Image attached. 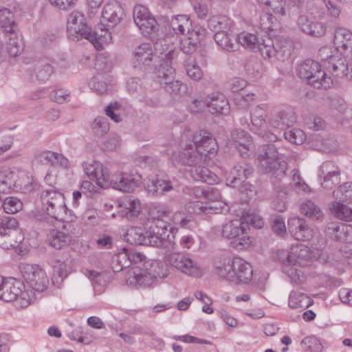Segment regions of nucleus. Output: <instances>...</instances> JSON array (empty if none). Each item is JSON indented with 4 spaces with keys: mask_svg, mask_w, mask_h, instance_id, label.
Instances as JSON below:
<instances>
[{
    "mask_svg": "<svg viewBox=\"0 0 352 352\" xmlns=\"http://www.w3.org/2000/svg\"><path fill=\"white\" fill-rule=\"evenodd\" d=\"M276 59L284 62L292 54V43L288 41H281L276 44Z\"/></svg>",
    "mask_w": 352,
    "mask_h": 352,
    "instance_id": "nucleus-55",
    "label": "nucleus"
},
{
    "mask_svg": "<svg viewBox=\"0 0 352 352\" xmlns=\"http://www.w3.org/2000/svg\"><path fill=\"white\" fill-rule=\"evenodd\" d=\"M20 268L23 278L34 290L42 292L47 288L48 278L38 265L23 263Z\"/></svg>",
    "mask_w": 352,
    "mask_h": 352,
    "instance_id": "nucleus-9",
    "label": "nucleus"
},
{
    "mask_svg": "<svg viewBox=\"0 0 352 352\" xmlns=\"http://www.w3.org/2000/svg\"><path fill=\"white\" fill-rule=\"evenodd\" d=\"M342 58L339 54H336V50L333 52L329 47H322L318 51V59L307 58L302 61L300 66H324L327 64L331 66H340V59Z\"/></svg>",
    "mask_w": 352,
    "mask_h": 352,
    "instance_id": "nucleus-17",
    "label": "nucleus"
},
{
    "mask_svg": "<svg viewBox=\"0 0 352 352\" xmlns=\"http://www.w3.org/2000/svg\"><path fill=\"white\" fill-rule=\"evenodd\" d=\"M204 164L194 165L190 169L191 177L198 182L212 185L218 181V177L209 169L203 166Z\"/></svg>",
    "mask_w": 352,
    "mask_h": 352,
    "instance_id": "nucleus-26",
    "label": "nucleus"
},
{
    "mask_svg": "<svg viewBox=\"0 0 352 352\" xmlns=\"http://www.w3.org/2000/svg\"><path fill=\"white\" fill-rule=\"evenodd\" d=\"M191 23L187 15H177L172 19L170 25L175 34H185L189 32Z\"/></svg>",
    "mask_w": 352,
    "mask_h": 352,
    "instance_id": "nucleus-41",
    "label": "nucleus"
},
{
    "mask_svg": "<svg viewBox=\"0 0 352 352\" xmlns=\"http://www.w3.org/2000/svg\"><path fill=\"white\" fill-rule=\"evenodd\" d=\"M312 303L311 298L301 292L293 291L289 297V306L292 309H306Z\"/></svg>",
    "mask_w": 352,
    "mask_h": 352,
    "instance_id": "nucleus-37",
    "label": "nucleus"
},
{
    "mask_svg": "<svg viewBox=\"0 0 352 352\" xmlns=\"http://www.w3.org/2000/svg\"><path fill=\"white\" fill-rule=\"evenodd\" d=\"M146 228V229H149V233L151 234H154L155 232L170 234L173 230V227H171L166 221L159 218L148 219Z\"/></svg>",
    "mask_w": 352,
    "mask_h": 352,
    "instance_id": "nucleus-38",
    "label": "nucleus"
},
{
    "mask_svg": "<svg viewBox=\"0 0 352 352\" xmlns=\"http://www.w3.org/2000/svg\"><path fill=\"white\" fill-rule=\"evenodd\" d=\"M172 160L173 163L190 167L199 164H204L205 161L203 155L192 144H188L182 151L174 153L172 155Z\"/></svg>",
    "mask_w": 352,
    "mask_h": 352,
    "instance_id": "nucleus-15",
    "label": "nucleus"
},
{
    "mask_svg": "<svg viewBox=\"0 0 352 352\" xmlns=\"http://www.w3.org/2000/svg\"><path fill=\"white\" fill-rule=\"evenodd\" d=\"M23 285L15 278L4 280L1 276L0 281V299L5 302H12L16 300L21 294Z\"/></svg>",
    "mask_w": 352,
    "mask_h": 352,
    "instance_id": "nucleus-19",
    "label": "nucleus"
},
{
    "mask_svg": "<svg viewBox=\"0 0 352 352\" xmlns=\"http://www.w3.org/2000/svg\"><path fill=\"white\" fill-rule=\"evenodd\" d=\"M168 263L176 269L189 276H197L200 272L195 263L180 253H172L168 257Z\"/></svg>",
    "mask_w": 352,
    "mask_h": 352,
    "instance_id": "nucleus-18",
    "label": "nucleus"
},
{
    "mask_svg": "<svg viewBox=\"0 0 352 352\" xmlns=\"http://www.w3.org/2000/svg\"><path fill=\"white\" fill-rule=\"evenodd\" d=\"M257 160L263 172L271 173L276 177H280L285 175L287 162L279 157L274 144H267L261 146L258 151Z\"/></svg>",
    "mask_w": 352,
    "mask_h": 352,
    "instance_id": "nucleus-3",
    "label": "nucleus"
},
{
    "mask_svg": "<svg viewBox=\"0 0 352 352\" xmlns=\"http://www.w3.org/2000/svg\"><path fill=\"white\" fill-rule=\"evenodd\" d=\"M333 196L340 202H352V182H346L333 192Z\"/></svg>",
    "mask_w": 352,
    "mask_h": 352,
    "instance_id": "nucleus-44",
    "label": "nucleus"
},
{
    "mask_svg": "<svg viewBox=\"0 0 352 352\" xmlns=\"http://www.w3.org/2000/svg\"><path fill=\"white\" fill-rule=\"evenodd\" d=\"M300 209L302 213L311 219L318 220L323 217V213L320 208L311 200L303 203L301 205Z\"/></svg>",
    "mask_w": 352,
    "mask_h": 352,
    "instance_id": "nucleus-47",
    "label": "nucleus"
},
{
    "mask_svg": "<svg viewBox=\"0 0 352 352\" xmlns=\"http://www.w3.org/2000/svg\"><path fill=\"white\" fill-rule=\"evenodd\" d=\"M14 175V173L8 168L0 170V192L9 193L12 190L16 185Z\"/></svg>",
    "mask_w": 352,
    "mask_h": 352,
    "instance_id": "nucleus-40",
    "label": "nucleus"
},
{
    "mask_svg": "<svg viewBox=\"0 0 352 352\" xmlns=\"http://www.w3.org/2000/svg\"><path fill=\"white\" fill-rule=\"evenodd\" d=\"M214 272L219 276L234 283H248L252 278L251 265L240 257L232 259L215 258L213 260Z\"/></svg>",
    "mask_w": 352,
    "mask_h": 352,
    "instance_id": "nucleus-1",
    "label": "nucleus"
},
{
    "mask_svg": "<svg viewBox=\"0 0 352 352\" xmlns=\"http://www.w3.org/2000/svg\"><path fill=\"white\" fill-rule=\"evenodd\" d=\"M85 275L91 282L96 294H100L103 292L107 285V276L105 274L96 270H86Z\"/></svg>",
    "mask_w": 352,
    "mask_h": 352,
    "instance_id": "nucleus-32",
    "label": "nucleus"
},
{
    "mask_svg": "<svg viewBox=\"0 0 352 352\" xmlns=\"http://www.w3.org/2000/svg\"><path fill=\"white\" fill-rule=\"evenodd\" d=\"M121 104L118 102L109 104L105 108V113L115 122H120L122 118L118 111H120Z\"/></svg>",
    "mask_w": 352,
    "mask_h": 352,
    "instance_id": "nucleus-62",
    "label": "nucleus"
},
{
    "mask_svg": "<svg viewBox=\"0 0 352 352\" xmlns=\"http://www.w3.org/2000/svg\"><path fill=\"white\" fill-rule=\"evenodd\" d=\"M174 237L173 235L170 236V234L160 232L151 234L149 229H146V245L164 248L168 251H171L175 249V243L172 242V239H174Z\"/></svg>",
    "mask_w": 352,
    "mask_h": 352,
    "instance_id": "nucleus-23",
    "label": "nucleus"
},
{
    "mask_svg": "<svg viewBox=\"0 0 352 352\" xmlns=\"http://www.w3.org/2000/svg\"><path fill=\"white\" fill-rule=\"evenodd\" d=\"M91 129L97 136L102 137L109 130L107 119L102 116L96 118L91 124Z\"/></svg>",
    "mask_w": 352,
    "mask_h": 352,
    "instance_id": "nucleus-53",
    "label": "nucleus"
},
{
    "mask_svg": "<svg viewBox=\"0 0 352 352\" xmlns=\"http://www.w3.org/2000/svg\"><path fill=\"white\" fill-rule=\"evenodd\" d=\"M100 183L102 188L112 187L116 190L130 192L139 186L141 183V176L123 172L116 175L113 174L110 169L107 178Z\"/></svg>",
    "mask_w": 352,
    "mask_h": 352,
    "instance_id": "nucleus-6",
    "label": "nucleus"
},
{
    "mask_svg": "<svg viewBox=\"0 0 352 352\" xmlns=\"http://www.w3.org/2000/svg\"><path fill=\"white\" fill-rule=\"evenodd\" d=\"M125 13L123 8L118 1L105 4L102 12V17L108 23L110 27L118 24L124 17Z\"/></svg>",
    "mask_w": 352,
    "mask_h": 352,
    "instance_id": "nucleus-20",
    "label": "nucleus"
},
{
    "mask_svg": "<svg viewBox=\"0 0 352 352\" xmlns=\"http://www.w3.org/2000/svg\"><path fill=\"white\" fill-rule=\"evenodd\" d=\"M258 3L267 5L270 6L272 9L276 13L280 14L281 15H284L285 14V1L283 0H256Z\"/></svg>",
    "mask_w": 352,
    "mask_h": 352,
    "instance_id": "nucleus-64",
    "label": "nucleus"
},
{
    "mask_svg": "<svg viewBox=\"0 0 352 352\" xmlns=\"http://www.w3.org/2000/svg\"><path fill=\"white\" fill-rule=\"evenodd\" d=\"M183 137L192 138L193 145L197 150L203 155V158L206 160L208 154H212L217 150V144L212 134L205 130H199L195 134L191 133L190 130L186 129Z\"/></svg>",
    "mask_w": 352,
    "mask_h": 352,
    "instance_id": "nucleus-10",
    "label": "nucleus"
},
{
    "mask_svg": "<svg viewBox=\"0 0 352 352\" xmlns=\"http://www.w3.org/2000/svg\"><path fill=\"white\" fill-rule=\"evenodd\" d=\"M186 209L189 213L195 214H208L212 212L214 206L201 201H189L186 205Z\"/></svg>",
    "mask_w": 352,
    "mask_h": 352,
    "instance_id": "nucleus-48",
    "label": "nucleus"
},
{
    "mask_svg": "<svg viewBox=\"0 0 352 352\" xmlns=\"http://www.w3.org/2000/svg\"><path fill=\"white\" fill-rule=\"evenodd\" d=\"M314 256V252L309 247L303 244H297L292 247L290 252L287 254L284 264L295 266L305 265L307 261H311Z\"/></svg>",
    "mask_w": 352,
    "mask_h": 352,
    "instance_id": "nucleus-16",
    "label": "nucleus"
},
{
    "mask_svg": "<svg viewBox=\"0 0 352 352\" xmlns=\"http://www.w3.org/2000/svg\"><path fill=\"white\" fill-rule=\"evenodd\" d=\"M176 182L168 178H157L148 184V190L153 194L162 195L170 192L176 186Z\"/></svg>",
    "mask_w": 352,
    "mask_h": 352,
    "instance_id": "nucleus-30",
    "label": "nucleus"
},
{
    "mask_svg": "<svg viewBox=\"0 0 352 352\" xmlns=\"http://www.w3.org/2000/svg\"><path fill=\"white\" fill-rule=\"evenodd\" d=\"M331 213L338 219L345 221H352V208L341 202L332 201L329 206Z\"/></svg>",
    "mask_w": 352,
    "mask_h": 352,
    "instance_id": "nucleus-39",
    "label": "nucleus"
},
{
    "mask_svg": "<svg viewBox=\"0 0 352 352\" xmlns=\"http://www.w3.org/2000/svg\"><path fill=\"white\" fill-rule=\"evenodd\" d=\"M272 229L278 236H283L286 233L285 221L280 215L272 217Z\"/></svg>",
    "mask_w": 352,
    "mask_h": 352,
    "instance_id": "nucleus-61",
    "label": "nucleus"
},
{
    "mask_svg": "<svg viewBox=\"0 0 352 352\" xmlns=\"http://www.w3.org/2000/svg\"><path fill=\"white\" fill-rule=\"evenodd\" d=\"M248 226L241 219L231 220L222 226L223 237L230 241L231 246L238 250L248 248L252 243L247 232Z\"/></svg>",
    "mask_w": 352,
    "mask_h": 352,
    "instance_id": "nucleus-5",
    "label": "nucleus"
},
{
    "mask_svg": "<svg viewBox=\"0 0 352 352\" xmlns=\"http://www.w3.org/2000/svg\"><path fill=\"white\" fill-rule=\"evenodd\" d=\"M133 20L145 36H151L158 31V24L148 9L142 5L133 8Z\"/></svg>",
    "mask_w": 352,
    "mask_h": 352,
    "instance_id": "nucleus-11",
    "label": "nucleus"
},
{
    "mask_svg": "<svg viewBox=\"0 0 352 352\" xmlns=\"http://www.w3.org/2000/svg\"><path fill=\"white\" fill-rule=\"evenodd\" d=\"M146 229L141 227L129 228L124 236V239L131 245H146Z\"/></svg>",
    "mask_w": 352,
    "mask_h": 352,
    "instance_id": "nucleus-35",
    "label": "nucleus"
},
{
    "mask_svg": "<svg viewBox=\"0 0 352 352\" xmlns=\"http://www.w3.org/2000/svg\"><path fill=\"white\" fill-rule=\"evenodd\" d=\"M237 39L238 42L245 48L254 51L258 48L261 43L255 34L245 32L239 34Z\"/></svg>",
    "mask_w": 352,
    "mask_h": 352,
    "instance_id": "nucleus-46",
    "label": "nucleus"
},
{
    "mask_svg": "<svg viewBox=\"0 0 352 352\" xmlns=\"http://www.w3.org/2000/svg\"><path fill=\"white\" fill-rule=\"evenodd\" d=\"M18 226V221L13 217L6 215L1 210L0 211V231L8 232V230H16Z\"/></svg>",
    "mask_w": 352,
    "mask_h": 352,
    "instance_id": "nucleus-57",
    "label": "nucleus"
},
{
    "mask_svg": "<svg viewBox=\"0 0 352 352\" xmlns=\"http://www.w3.org/2000/svg\"><path fill=\"white\" fill-rule=\"evenodd\" d=\"M109 170L110 168L97 162L85 163L84 164L85 173L90 179L96 180V184L100 187H101L102 185L100 182L107 178Z\"/></svg>",
    "mask_w": 352,
    "mask_h": 352,
    "instance_id": "nucleus-24",
    "label": "nucleus"
},
{
    "mask_svg": "<svg viewBox=\"0 0 352 352\" xmlns=\"http://www.w3.org/2000/svg\"><path fill=\"white\" fill-rule=\"evenodd\" d=\"M252 171L253 168L246 164H237L229 173L226 178V184L233 188L240 186V192L242 194H245L248 198H252L256 194L253 186L248 183L241 185L252 174Z\"/></svg>",
    "mask_w": 352,
    "mask_h": 352,
    "instance_id": "nucleus-7",
    "label": "nucleus"
},
{
    "mask_svg": "<svg viewBox=\"0 0 352 352\" xmlns=\"http://www.w3.org/2000/svg\"><path fill=\"white\" fill-rule=\"evenodd\" d=\"M309 27L310 30L309 31L308 34L310 36L321 37L326 33L327 27L322 22L312 21Z\"/></svg>",
    "mask_w": 352,
    "mask_h": 352,
    "instance_id": "nucleus-63",
    "label": "nucleus"
},
{
    "mask_svg": "<svg viewBox=\"0 0 352 352\" xmlns=\"http://www.w3.org/2000/svg\"><path fill=\"white\" fill-rule=\"evenodd\" d=\"M48 239L52 247L60 250L70 243L72 236L61 230L53 229L50 231Z\"/></svg>",
    "mask_w": 352,
    "mask_h": 352,
    "instance_id": "nucleus-33",
    "label": "nucleus"
},
{
    "mask_svg": "<svg viewBox=\"0 0 352 352\" xmlns=\"http://www.w3.org/2000/svg\"><path fill=\"white\" fill-rule=\"evenodd\" d=\"M2 212L7 214H14L22 209L23 204L20 199L14 197H7L2 201Z\"/></svg>",
    "mask_w": 352,
    "mask_h": 352,
    "instance_id": "nucleus-51",
    "label": "nucleus"
},
{
    "mask_svg": "<svg viewBox=\"0 0 352 352\" xmlns=\"http://www.w3.org/2000/svg\"><path fill=\"white\" fill-rule=\"evenodd\" d=\"M269 124L277 129H283L288 124L286 122V113L283 111L272 115L268 121Z\"/></svg>",
    "mask_w": 352,
    "mask_h": 352,
    "instance_id": "nucleus-59",
    "label": "nucleus"
},
{
    "mask_svg": "<svg viewBox=\"0 0 352 352\" xmlns=\"http://www.w3.org/2000/svg\"><path fill=\"white\" fill-rule=\"evenodd\" d=\"M43 210L50 217L58 221H65L67 208L64 195L54 187L43 190L40 195Z\"/></svg>",
    "mask_w": 352,
    "mask_h": 352,
    "instance_id": "nucleus-4",
    "label": "nucleus"
},
{
    "mask_svg": "<svg viewBox=\"0 0 352 352\" xmlns=\"http://www.w3.org/2000/svg\"><path fill=\"white\" fill-rule=\"evenodd\" d=\"M0 25L4 34L16 30L17 26L14 22V15L10 10L7 8L0 10Z\"/></svg>",
    "mask_w": 352,
    "mask_h": 352,
    "instance_id": "nucleus-42",
    "label": "nucleus"
},
{
    "mask_svg": "<svg viewBox=\"0 0 352 352\" xmlns=\"http://www.w3.org/2000/svg\"><path fill=\"white\" fill-rule=\"evenodd\" d=\"M138 272H133V275L127 279V283L135 287H150L154 282V279L149 271L148 266L141 267L138 266Z\"/></svg>",
    "mask_w": 352,
    "mask_h": 352,
    "instance_id": "nucleus-25",
    "label": "nucleus"
},
{
    "mask_svg": "<svg viewBox=\"0 0 352 352\" xmlns=\"http://www.w3.org/2000/svg\"><path fill=\"white\" fill-rule=\"evenodd\" d=\"M214 38L218 45L227 51H234L235 45H237L229 36L228 31L215 33Z\"/></svg>",
    "mask_w": 352,
    "mask_h": 352,
    "instance_id": "nucleus-50",
    "label": "nucleus"
},
{
    "mask_svg": "<svg viewBox=\"0 0 352 352\" xmlns=\"http://www.w3.org/2000/svg\"><path fill=\"white\" fill-rule=\"evenodd\" d=\"M208 28L215 33L228 31L232 25V21L226 16H213L208 21Z\"/></svg>",
    "mask_w": 352,
    "mask_h": 352,
    "instance_id": "nucleus-36",
    "label": "nucleus"
},
{
    "mask_svg": "<svg viewBox=\"0 0 352 352\" xmlns=\"http://www.w3.org/2000/svg\"><path fill=\"white\" fill-rule=\"evenodd\" d=\"M120 206L124 208L121 211V215L126 217L129 220H133L138 217L140 209V202L138 199L128 197L124 199Z\"/></svg>",
    "mask_w": 352,
    "mask_h": 352,
    "instance_id": "nucleus-31",
    "label": "nucleus"
},
{
    "mask_svg": "<svg viewBox=\"0 0 352 352\" xmlns=\"http://www.w3.org/2000/svg\"><path fill=\"white\" fill-rule=\"evenodd\" d=\"M257 50L265 59L276 58V47L274 46V41L269 37L263 39V42L260 43Z\"/></svg>",
    "mask_w": 352,
    "mask_h": 352,
    "instance_id": "nucleus-45",
    "label": "nucleus"
},
{
    "mask_svg": "<svg viewBox=\"0 0 352 352\" xmlns=\"http://www.w3.org/2000/svg\"><path fill=\"white\" fill-rule=\"evenodd\" d=\"M68 36L73 41H78L84 38L89 41L98 50L102 47V36L98 35L93 31L91 27H88L83 14L78 11H74L69 14L67 18Z\"/></svg>",
    "mask_w": 352,
    "mask_h": 352,
    "instance_id": "nucleus-2",
    "label": "nucleus"
},
{
    "mask_svg": "<svg viewBox=\"0 0 352 352\" xmlns=\"http://www.w3.org/2000/svg\"><path fill=\"white\" fill-rule=\"evenodd\" d=\"M251 115V131L266 140L275 142L278 139L277 135L265 129L267 122L264 109L261 107L257 106L252 110Z\"/></svg>",
    "mask_w": 352,
    "mask_h": 352,
    "instance_id": "nucleus-14",
    "label": "nucleus"
},
{
    "mask_svg": "<svg viewBox=\"0 0 352 352\" xmlns=\"http://www.w3.org/2000/svg\"><path fill=\"white\" fill-rule=\"evenodd\" d=\"M104 76L98 74L89 82L90 88L99 95L104 94L108 91V83L103 80Z\"/></svg>",
    "mask_w": 352,
    "mask_h": 352,
    "instance_id": "nucleus-54",
    "label": "nucleus"
},
{
    "mask_svg": "<svg viewBox=\"0 0 352 352\" xmlns=\"http://www.w3.org/2000/svg\"><path fill=\"white\" fill-rule=\"evenodd\" d=\"M348 229L349 226L346 224L331 222L328 223L325 232L331 239L338 241H343L347 240Z\"/></svg>",
    "mask_w": 352,
    "mask_h": 352,
    "instance_id": "nucleus-34",
    "label": "nucleus"
},
{
    "mask_svg": "<svg viewBox=\"0 0 352 352\" xmlns=\"http://www.w3.org/2000/svg\"><path fill=\"white\" fill-rule=\"evenodd\" d=\"M207 107L212 114H227L230 107L226 97L219 93L213 94L207 101Z\"/></svg>",
    "mask_w": 352,
    "mask_h": 352,
    "instance_id": "nucleus-27",
    "label": "nucleus"
},
{
    "mask_svg": "<svg viewBox=\"0 0 352 352\" xmlns=\"http://www.w3.org/2000/svg\"><path fill=\"white\" fill-rule=\"evenodd\" d=\"M285 138L292 144L300 145L306 140L304 131L300 129H287L284 133Z\"/></svg>",
    "mask_w": 352,
    "mask_h": 352,
    "instance_id": "nucleus-52",
    "label": "nucleus"
},
{
    "mask_svg": "<svg viewBox=\"0 0 352 352\" xmlns=\"http://www.w3.org/2000/svg\"><path fill=\"white\" fill-rule=\"evenodd\" d=\"M333 45L336 54L342 57L339 65L352 66V32L342 28L336 29Z\"/></svg>",
    "mask_w": 352,
    "mask_h": 352,
    "instance_id": "nucleus-8",
    "label": "nucleus"
},
{
    "mask_svg": "<svg viewBox=\"0 0 352 352\" xmlns=\"http://www.w3.org/2000/svg\"><path fill=\"white\" fill-rule=\"evenodd\" d=\"M288 230L298 241H308L312 236V231L303 219L293 217L288 221Z\"/></svg>",
    "mask_w": 352,
    "mask_h": 352,
    "instance_id": "nucleus-21",
    "label": "nucleus"
},
{
    "mask_svg": "<svg viewBox=\"0 0 352 352\" xmlns=\"http://www.w3.org/2000/svg\"><path fill=\"white\" fill-rule=\"evenodd\" d=\"M166 91L168 92L173 98H179L187 93L188 87L179 80L170 81L164 86Z\"/></svg>",
    "mask_w": 352,
    "mask_h": 352,
    "instance_id": "nucleus-49",
    "label": "nucleus"
},
{
    "mask_svg": "<svg viewBox=\"0 0 352 352\" xmlns=\"http://www.w3.org/2000/svg\"><path fill=\"white\" fill-rule=\"evenodd\" d=\"M341 170L333 161L324 162L319 167L318 173L320 186L325 190H331L340 182Z\"/></svg>",
    "mask_w": 352,
    "mask_h": 352,
    "instance_id": "nucleus-12",
    "label": "nucleus"
},
{
    "mask_svg": "<svg viewBox=\"0 0 352 352\" xmlns=\"http://www.w3.org/2000/svg\"><path fill=\"white\" fill-rule=\"evenodd\" d=\"M16 230L0 231V247L6 250L15 248L21 242V240L16 237Z\"/></svg>",
    "mask_w": 352,
    "mask_h": 352,
    "instance_id": "nucleus-43",
    "label": "nucleus"
},
{
    "mask_svg": "<svg viewBox=\"0 0 352 352\" xmlns=\"http://www.w3.org/2000/svg\"><path fill=\"white\" fill-rule=\"evenodd\" d=\"M5 39L6 50L10 56L15 57L23 52L24 44L16 30L5 32Z\"/></svg>",
    "mask_w": 352,
    "mask_h": 352,
    "instance_id": "nucleus-28",
    "label": "nucleus"
},
{
    "mask_svg": "<svg viewBox=\"0 0 352 352\" xmlns=\"http://www.w3.org/2000/svg\"><path fill=\"white\" fill-rule=\"evenodd\" d=\"M126 256L122 253V251L115 254L112 258L111 268L114 272H121L124 268L128 267V261Z\"/></svg>",
    "mask_w": 352,
    "mask_h": 352,
    "instance_id": "nucleus-60",
    "label": "nucleus"
},
{
    "mask_svg": "<svg viewBox=\"0 0 352 352\" xmlns=\"http://www.w3.org/2000/svg\"><path fill=\"white\" fill-rule=\"evenodd\" d=\"M231 140L243 157H246L247 151L253 148L251 137L244 130L234 129L231 132Z\"/></svg>",
    "mask_w": 352,
    "mask_h": 352,
    "instance_id": "nucleus-22",
    "label": "nucleus"
},
{
    "mask_svg": "<svg viewBox=\"0 0 352 352\" xmlns=\"http://www.w3.org/2000/svg\"><path fill=\"white\" fill-rule=\"evenodd\" d=\"M157 69L156 74L161 84L165 86L170 83V81L173 80L175 72L174 67H158Z\"/></svg>",
    "mask_w": 352,
    "mask_h": 352,
    "instance_id": "nucleus-58",
    "label": "nucleus"
},
{
    "mask_svg": "<svg viewBox=\"0 0 352 352\" xmlns=\"http://www.w3.org/2000/svg\"><path fill=\"white\" fill-rule=\"evenodd\" d=\"M147 265H148L149 271L154 280L157 278H163L168 276L166 267L162 263L157 261H151L150 263H147Z\"/></svg>",
    "mask_w": 352,
    "mask_h": 352,
    "instance_id": "nucleus-56",
    "label": "nucleus"
},
{
    "mask_svg": "<svg viewBox=\"0 0 352 352\" xmlns=\"http://www.w3.org/2000/svg\"><path fill=\"white\" fill-rule=\"evenodd\" d=\"M153 58V49L150 43H142L137 47L133 53L134 64L148 66Z\"/></svg>",
    "mask_w": 352,
    "mask_h": 352,
    "instance_id": "nucleus-29",
    "label": "nucleus"
},
{
    "mask_svg": "<svg viewBox=\"0 0 352 352\" xmlns=\"http://www.w3.org/2000/svg\"><path fill=\"white\" fill-rule=\"evenodd\" d=\"M298 75L308 80V83L316 89H327L333 84L331 78L320 67H298Z\"/></svg>",
    "mask_w": 352,
    "mask_h": 352,
    "instance_id": "nucleus-13",
    "label": "nucleus"
}]
</instances>
